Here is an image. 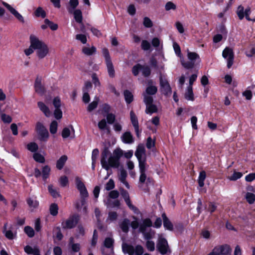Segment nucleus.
<instances>
[{
  "label": "nucleus",
  "mask_w": 255,
  "mask_h": 255,
  "mask_svg": "<svg viewBox=\"0 0 255 255\" xmlns=\"http://www.w3.org/2000/svg\"><path fill=\"white\" fill-rule=\"evenodd\" d=\"M123 154V151L120 148L115 149L112 154L108 149H105L101 154L102 167L107 171L111 168H118L120 165V158Z\"/></svg>",
  "instance_id": "1"
},
{
  "label": "nucleus",
  "mask_w": 255,
  "mask_h": 255,
  "mask_svg": "<svg viewBox=\"0 0 255 255\" xmlns=\"http://www.w3.org/2000/svg\"><path fill=\"white\" fill-rule=\"evenodd\" d=\"M75 182L76 187L80 192L81 199L80 201H77L75 203V207L78 210H81L82 207L84 206L83 211L86 213L87 208L85 205L86 202V199L88 197L89 193L85 184L81 181L80 177H76L75 178Z\"/></svg>",
  "instance_id": "2"
},
{
  "label": "nucleus",
  "mask_w": 255,
  "mask_h": 255,
  "mask_svg": "<svg viewBox=\"0 0 255 255\" xmlns=\"http://www.w3.org/2000/svg\"><path fill=\"white\" fill-rule=\"evenodd\" d=\"M32 45L35 47L36 55L39 59H42L49 55V48L47 44L35 35V42Z\"/></svg>",
  "instance_id": "3"
},
{
  "label": "nucleus",
  "mask_w": 255,
  "mask_h": 255,
  "mask_svg": "<svg viewBox=\"0 0 255 255\" xmlns=\"http://www.w3.org/2000/svg\"><path fill=\"white\" fill-rule=\"evenodd\" d=\"M152 225V221L149 219L143 220L140 224L139 231L143 234L145 239L147 240H149L154 236L155 232L150 229H147L151 227Z\"/></svg>",
  "instance_id": "4"
},
{
  "label": "nucleus",
  "mask_w": 255,
  "mask_h": 255,
  "mask_svg": "<svg viewBox=\"0 0 255 255\" xmlns=\"http://www.w3.org/2000/svg\"><path fill=\"white\" fill-rule=\"evenodd\" d=\"M156 250L162 255H168L171 253V250L166 239L162 235H159L156 243Z\"/></svg>",
  "instance_id": "5"
},
{
  "label": "nucleus",
  "mask_w": 255,
  "mask_h": 255,
  "mask_svg": "<svg viewBox=\"0 0 255 255\" xmlns=\"http://www.w3.org/2000/svg\"><path fill=\"white\" fill-rule=\"evenodd\" d=\"M122 250L124 254H128V255H142L143 253V248L140 245L134 247L127 243L122 244Z\"/></svg>",
  "instance_id": "6"
},
{
  "label": "nucleus",
  "mask_w": 255,
  "mask_h": 255,
  "mask_svg": "<svg viewBox=\"0 0 255 255\" xmlns=\"http://www.w3.org/2000/svg\"><path fill=\"white\" fill-rule=\"evenodd\" d=\"M187 57L189 62L181 61L182 65L187 69L192 68L195 65L196 60H198L199 62L201 61L199 54L196 52H190L188 50H187Z\"/></svg>",
  "instance_id": "7"
},
{
  "label": "nucleus",
  "mask_w": 255,
  "mask_h": 255,
  "mask_svg": "<svg viewBox=\"0 0 255 255\" xmlns=\"http://www.w3.org/2000/svg\"><path fill=\"white\" fill-rule=\"evenodd\" d=\"M80 217L78 215L70 216L67 219L63 221L61 223L63 229H71L74 228L78 224Z\"/></svg>",
  "instance_id": "8"
},
{
  "label": "nucleus",
  "mask_w": 255,
  "mask_h": 255,
  "mask_svg": "<svg viewBox=\"0 0 255 255\" xmlns=\"http://www.w3.org/2000/svg\"><path fill=\"white\" fill-rule=\"evenodd\" d=\"M223 57L227 59V67L230 68L233 64L234 54L233 50L229 47H226L222 52Z\"/></svg>",
  "instance_id": "9"
},
{
  "label": "nucleus",
  "mask_w": 255,
  "mask_h": 255,
  "mask_svg": "<svg viewBox=\"0 0 255 255\" xmlns=\"http://www.w3.org/2000/svg\"><path fill=\"white\" fill-rule=\"evenodd\" d=\"M36 130L41 140H46L49 137L48 131L44 126L40 122H38L36 126Z\"/></svg>",
  "instance_id": "10"
},
{
  "label": "nucleus",
  "mask_w": 255,
  "mask_h": 255,
  "mask_svg": "<svg viewBox=\"0 0 255 255\" xmlns=\"http://www.w3.org/2000/svg\"><path fill=\"white\" fill-rule=\"evenodd\" d=\"M214 249L218 255H228L232 251L230 246L227 244L217 246Z\"/></svg>",
  "instance_id": "11"
},
{
  "label": "nucleus",
  "mask_w": 255,
  "mask_h": 255,
  "mask_svg": "<svg viewBox=\"0 0 255 255\" xmlns=\"http://www.w3.org/2000/svg\"><path fill=\"white\" fill-rule=\"evenodd\" d=\"M160 85L161 92L166 96H170L171 94V88L166 79L162 77L160 78Z\"/></svg>",
  "instance_id": "12"
},
{
  "label": "nucleus",
  "mask_w": 255,
  "mask_h": 255,
  "mask_svg": "<svg viewBox=\"0 0 255 255\" xmlns=\"http://www.w3.org/2000/svg\"><path fill=\"white\" fill-rule=\"evenodd\" d=\"M2 4L17 20L23 23H24L23 17L17 10L6 2H3Z\"/></svg>",
  "instance_id": "13"
},
{
  "label": "nucleus",
  "mask_w": 255,
  "mask_h": 255,
  "mask_svg": "<svg viewBox=\"0 0 255 255\" xmlns=\"http://www.w3.org/2000/svg\"><path fill=\"white\" fill-rule=\"evenodd\" d=\"M120 191L121 195L124 198L128 206L134 212L137 210V209L132 205L128 192L123 189H121Z\"/></svg>",
  "instance_id": "14"
},
{
  "label": "nucleus",
  "mask_w": 255,
  "mask_h": 255,
  "mask_svg": "<svg viewBox=\"0 0 255 255\" xmlns=\"http://www.w3.org/2000/svg\"><path fill=\"white\" fill-rule=\"evenodd\" d=\"M130 119L131 122L134 128L137 137H139L140 131L139 129L138 122L137 117L132 111L130 112Z\"/></svg>",
  "instance_id": "15"
},
{
  "label": "nucleus",
  "mask_w": 255,
  "mask_h": 255,
  "mask_svg": "<svg viewBox=\"0 0 255 255\" xmlns=\"http://www.w3.org/2000/svg\"><path fill=\"white\" fill-rule=\"evenodd\" d=\"M34 89L36 93L40 95H43L45 92V89L44 87L42 85L41 79L39 77H37L34 82Z\"/></svg>",
  "instance_id": "16"
},
{
  "label": "nucleus",
  "mask_w": 255,
  "mask_h": 255,
  "mask_svg": "<svg viewBox=\"0 0 255 255\" xmlns=\"http://www.w3.org/2000/svg\"><path fill=\"white\" fill-rule=\"evenodd\" d=\"M135 155L138 160L146 159L145 150L143 144L138 145L135 152Z\"/></svg>",
  "instance_id": "17"
},
{
  "label": "nucleus",
  "mask_w": 255,
  "mask_h": 255,
  "mask_svg": "<svg viewBox=\"0 0 255 255\" xmlns=\"http://www.w3.org/2000/svg\"><path fill=\"white\" fill-rule=\"evenodd\" d=\"M37 106L40 110L46 117H50L51 116L52 113L49 108L44 103L42 102H38L37 103Z\"/></svg>",
  "instance_id": "18"
},
{
  "label": "nucleus",
  "mask_w": 255,
  "mask_h": 255,
  "mask_svg": "<svg viewBox=\"0 0 255 255\" xmlns=\"http://www.w3.org/2000/svg\"><path fill=\"white\" fill-rule=\"evenodd\" d=\"M122 141L126 144H131L134 142V138L131 133L129 131L125 132L122 136Z\"/></svg>",
  "instance_id": "19"
},
{
  "label": "nucleus",
  "mask_w": 255,
  "mask_h": 255,
  "mask_svg": "<svg viewBox=\"0 0 255 255\" xmlns=\"http://www.w3.org/2000/svg\"><path fill=\"white\" fill-rule=\"evenodd\" d=\"M29 40H30V46L28 48H27L24 50V53L26 56H29L32 53H33L34 50H35V47H32V44L35 42V35L33 34H31L29 36Z\"/></svg>",
  "instance_id": "20"
},
{
  "label": "nucleus",
  "mask_w": 255,
  "mask_h": 255,
  "mask_svg": "<svg viewBox=\"0 0 255 255\" xmlns=\"http://www.w3.org/2000/svg\"><path fill=\"white\" fill-rule=\"evenodd\" d=\"M162 217L163 219V226L164 227L170 231H172L173 229V226L172 223L169 221L168 218L166 217L165 214H163L162 215Z\"/></svg>",
  "instance_id": "21"
},
{
  "label": "nucleus",
  "mask_w": 255,
  "mask_h": 255,
  "mask_svg": "<svg viewBox=\"0 0 255 255\" xmlns=\"http://www.w3.org/2000/svg\"><path fill=\"white\" fill-rule=\"evenodd\" d=\"M82 52L87 56H91L96 52V48L93 46L91 47L85 46L82 48Z\"/></svg>",
  "instance_id": "22"
},
{
  "label": "nucleus",
  "mask_w": 255,
  "mask_h": 255,
  "mask_svg": "<svg viewBox=\"0 0 255 255\" xmlns=\"http://www.w3.org/2000/svg\"><path fill=\"white\" fill-rule=\"evenodd\" d=\"M24 251L28 255H35L39 252V250L37 247H35L33 248L29 246H26L24 247Z\"/></svg>",
  "instance_id": "23"
},
{
  "label": "nucleus",
  "mask_w": 255,
  "mask_h": 255,
  "mask_svg": "<svg viewBox=\"0 0 255 255\" xmlns=\"http://www.w3.org/2000/svg\"><path fill=\"white\" fill-rule=\"evenodd\" d=\"M67 160V156L63 155L57 160L56 163V167L61 170L64 166L66 161Z\"/></svg>",
  "instance_id": "24"
},
{
  "label": "nucleus",
  "mask_w": 255,
  "mask_h": 255,
  "mask_svg": "<svg viewBox=\"0 0 255 255\" xmlns=\"http://www.w3.org/2000/svg\"><path fill=\"white\" fill-rule=\"evenodd\" d=\"M130 224V221L128 219H125L120 224V228L122 230L125 232L127 233L128 231V225Z\"/></svg>",
  "instance_id": "25"
},
{
  "label": "nucleus",
  "mask_w": 255,
  "mask_h": 255,
  "mask_svg": "<svg viewBox=\"0 0 255 255\" xmlns=\"http://www.w3.org/2000/svg\"><path fill=\"white\" fill-rule=\"evenodd\" d=\"M108 72L110 77L113 78L115 77V70L112 61L106 62Z\"/></svg>",
  "instance_id": "26"
},
{
  "label": "nucleus",
  "mask_w": 255,
  "mask_h": 255,
  "mask_svg": "<svg viewBox=\"0 0 255 255\" xmlns=\"http://www.w3.org/2000/svg\"><path fill=\"white\" fill-rule=\"evenodd\" d=\"M73 14L76 21L79 23H82L83 17L81 11L80 9H76Z\"/></svg>",
  "instance_id": "27"
},
{
  "label": "nucleus",
  "mask_w": 255,
  "mask_h": 255,
  "mask_svg": "<svg viewBox=\"0 0 255 255\" xmlns=\"http://www.w3.org/2000/svg\"><path fill=\"white\" fill-rule=\"evenodd\" d=\"M149 178L147 179L145 172H140V176L139 178V187H141L143 184L145 182L147 183V182L149 181Z\"/></svg>",
  "instance_id": "28"
},
{
  "label": "nucleus",
  "mask_w": 255,
  "mask_h": 255,
  "mask_svg": "<svg viewBox=\"0 0 255 255\" xmlns=\"http://www.w3.org/2000/svg\"><path fill=\"white\" fill-rule=\"evenodd\" d=\"M206 177V174L205 171H202L200 172L198 179V184L200 187L204 185V180Z\"/></svg>",
  "instance_id": "29"
},
{
  "label": "nucleus",
  "mask_w": 255,
  "mask_h": 255,
  "mask_svg": "<svg viewBox=\"0 0 255 255\" xmlns=\"http://www.w3.org/2000/svg\"><path fill=\"white\" fill-rule=\"evenodd\" d=\"M99 101V98L97 97H95L94 100L88 105L87 110L89 112H91L96 109L98 106Z\"/></svg>",
  "instance_id": "30"
},
{
  "label": "nucleus",
  "mask_w": 255,
  "mask_h": 255,
  "mask_svg": "<svg viewBox=\"0 0 255 255\" xmlns=\"http://www.w3.org/2000/svg\"><path fill=\"white\" fill-rule=\"evenodd\" d=\"M125 101L127 104H130L133 101V95L128 90H125L124 92Z\"/></svg>",
  "instance_id": "31"
},
{
  "label": "nucleus",
  "mask_w": 255,
  "mask_h": 255,
  "mask_svg": "<svg viewBox=\"0 0 255 255\" xmlns=\"http://www.w3.org/2000/svg\"><path fill=\"white\" fill-rule=\"evenodd\" d=\"M185 98L189 101H193L194 98V94L193 93L192 88L188 87L187 88V91L185 94Z\"/></svg>",
  "instance_id": "32"
},
{
  "label": "nucleus",
  "mask_w": 255,
  "mask_h": 255,
  "mask_svg": "<svg viewBox=\"0 0 255 255\" xmlns=\"http://www.w3.org/2000/svg\"><path fill=\"white\" fill-rule=\"evenodd\" d=\"M49 212L51 215L56 216L58 213V206L55 203H52L49 207Z\"/></svg>",
  "instance_id": "33"
},
{
  "label": "nucleus",
  "mask_w": 255,
  "mask_h": 255,
  "mask_svg": "<svg viewBox=\"0 0 255 255\" xmlns=\"http://www.w3.org/2000/svg\"><path fill=\"white\" fill-rule=\"evenodd\" d=\"M145 112L146 114H152V113H156L157 111L156 106L154 104H150L146 106Z\"/></svg>",
  "instance_id": "34"
},
{
  "label": "nucleus",
  "mask_w": 255,
  "mask_h": 255,
  "mask_svg": "<svg viewBox=\"0 0 255 255\" xmlns=\"http://www.w3.org/2000/svg\"><path fill=\"white\" fill-rule=\"evenodd\" d=\"M50 172V168L48 165L44 166L42 170V175L43 180L48 178Z\"/></svg>",
  "instance_id": "35"
},
{
  "label": "nucleus",
  "mask_w": 255,
  "mask_h": 255,
  "mask_svg": "<svg viewBox=\"0 0 255 255\" xmlns=\"http://www.w3.org/2000/svg\"><path fill=\"white\" fill-rule=\"evenodd\" d=\"M34 14L36 17H41L45 18L46 16L45 11L41 7H38L34 12Z\"/></svg>",
  "instance_id": "36"
},
{
  "label": "nucleus",
  "mask_w": 255,
  "mask_h": 255,
  "mask_svg": "<svg viewBox=\"0 0 255 255\" xmlns=\"http://www.w3.org/2000/svg\"><path fill=\"white\" fill-rule=\"evenodd\" d=\"M157 91L156 87L152 85L149 86L146 89L145 94L146 95H154L156 93Z\"/></svg>",
  "instance_id": "37"
},
{
  "label": "nucleus",
  "mask_w": 255,
  "mask_h": 255,
  "mask_svg": "<svg viewBox=\"0 0 255 255\" xmlns=\"http://www.w3.org/2000/svg\"><path fill=\"white\" fill-rule=\"evenodd\" d=\"M245 198L250 204H253L255 201V195L254 193L247 192Z\"/></svg>",
  "instance_id": "38"
},
{
  "label": "nucleus",
  "mask_w": 255,
  "mask_h": 255,
  "mask_svg": "<svg viewBox=\"0 0 255 255\" xmlns=\"http://www.w3.org/2000/svg\"><path fill=\"white\" fill-rule=\"evenodd\" d=\"M105 204L107 207H118L120 205V202L118 200H116L114 202H112L111 200L110 199H108L107 201L105 203Z\"/></svg>",
  "instance_id": "39"
},
{
  "label": "nucleus",
  "mask_w": 255,
  "mask_h": 255,
  "mask_svg": "<svg viewBox=\"0 0 255 255\" xmlns=\"http://www.w3.org/2000/svg\"><path fill=\"white\" fill-rule=\"evenodd\" d=\"M79 4L78 0H70L69 5L70 7L68 8V11L70 13L72 12V10L76 8Z\"/></svg>",
  "instance_id": "40"
},
{
  "label": "nucleus",
  "mask_w": 255,
  "mask_h": 255,
  "mask_svg": "<svg viewBox=\"0 0 255 255\" xmlns=\"http://www.w3.org/2000/svg\"><path fill=\"white\" fill-rule=\"evenodd\" d=\"M33 157L34 159L39 163H44L45 162V158L41 154L36 152L33 154Z\"/></svg>",
  "instance_id": "41"
},
{
  "label": "nucleus",
  "mask_w": 255,
  "mask_h": 255,
  "mask_svg": "<svg viewBox=\"0 0 255 255\" xmlns=\"http://www.w3.org/2000/svg\"><path fill=\"white\" fill-rule=\"evenodd\" d=\"M114 240L111 238H106L104 242V245L107 248L113 247Z\"/></svg>",
  "instance_id": "42"
},
{
  "label": "nucleus",
  "mask_w": 255,
  "mask_h": 255,
  "mask_svg": "<svg viewBox=\"0 0 255 255\" xmlns=\"http://www.w3.org/2000/svg\"><path fill=\"white\" fill-rule=\"evenodd\" d=\"M143 25L146 28H151L153 26V22L149 17L145 16L143 19Z\"/></svg>",
  "instance_id": "43"
},
{
  "label": "nucleus",
  "mask_w": 255,
  "mask_h": 255,
  "mask_svg": "<svg viewBox=\"0 0 255 255\" xmlns=\"http://www.w3.org/2000/svg\"><path fill=\"white\" fill-rule=\"evenodd\" d=\"M141 70L142 74L144 77H148L150 75L151 71H150L149 67L148 66H146V65L142 66L141 65Z\"/></svg>",
  "instance_id": "44"
},
{
  "label": "nucleus",
  "mask_w": 255,
  "mask_h": 255,
  "mask_svg": "<svg viewBox=\"0 0 255 255\" xmlns=\"http://www.w3.org/2000/svg\"><path fill=\"white\" fill-rule=\"evenodd\" d=\"M237 13L240 20L244 18L245 16V9L244 7L242 5L238 6L237 10Z\"/></svg>",
  "instance_id": "45"
},
{
  "label": "nucleus",
  "mask_w": 255,
  "mask_h": 255,
  "mask_svg": "<svg viewBox=\"0 0 255 255\" xmlns=\"http://www.w3.org/2000/svg\"><path fill=\"white\" fill-rule=\"evenodd\" d=\"M5 237L8 240H13L16 237V233H13L11 230L3 231Z\"/></svg>",
  "instance_id": "46"
},
{
  "label": "nucleus",
  "mask_w": 255,
  "mask_h": 255,
  "mask_svg": "<svg viewBox=\"0 0 255 255\" xmlns=\"http://www.w3.org/2000/svg\"><path fill=\"white\" fill-rule=\"evenodd\" d=\"M138 165L139 168V172H146V159L138 160Z\"/></svg>",
  "instance_id": "47"
},
{
  "label": "nucleus",
  "mask_w": 255,
  "mask_h": 255,
  "mask_svg": "<svg viewBox=\"0 0 255 255\" xmlns=\"http://www.w3.org/2000/svg\"><path fill=\"white\" fill-rule=\"evenodd\" d=\"M71 134V129L67 127L64 128L61 132V135L63 138L69 137Z\"/></svg>",
  "instance_id": "48"
},
{
  "label": "nucleus",
  "mask_w": 255,
  "mask_h": 255,
  "mask_svg": "<svg viewBox=\"0 0 255 255\" xmlns=\"http://www.w3.org/2000/svg\"><path fill=\"white\" fill-rule=\"evenodd\" d=\"M44 23L52 30H56L58 28V25L50 21L48 19H45Z\"/></svg>",
  "instance_id": "49"
},
{
  "label": "nucleus",
  "mask_w": 255,
  "mask_h": 255,
  "mask_svg": "<svg viewBox=\"0 0 255 255\" xmlns=\"http://www.w3.org/2000/svg\"><path fill=\"white\" fill-rule=\"evenodd\" d=\"M48 189L50 194L54 198H57L59 196V193L57 190L54 189L52 185H49L48 187Z\"/></svg>",
  "instance_id": "50"
},
{
  "label": "nucleus",
  "mask_w": 255,
  "mask_h": 255,
  "mask_svg": "<svg viewBox=\"0 0 255 255\" xmlns=\"http://www.w3.org/2000/svg\"><path fill=\"white\" fill-rule=\"evenodd\" d=\"M58 123L56 121H53L50 125V131L52 134H55L57 130Z\"/></svg>",
  "instance_id": "51"
},
{
  "label": "nucleus",
  "mask_w": 255,
  "mask_h": 255,
  "mask_svg": "<svg viewBox=\"0 0 255 255\" xmlns=\"http://www.w3.org/2000/svg\"><path fill=\"white\" fill-rule=\"evenodd\" d=\"M24 232L29 238H32L34 236V231L32 228L30 226L25 227Z\"/></svg>",
  "instance_id": "52"
},
{
  "label": "nucleus",
  "mask_w": 255,
  "mask_h": 255,
  "mask_svg": "<svg viewBox=\"0 0 255 255\" xmlns=\"http://www.w3.org/2000/svg\"><path fill=\"white\" fill-rule=\"evenodd\" d=\"M145 245L148 251L153 252L155 250V244L153 241L147 240Z\"/></svg>",
  "instance_id": "53"
},
{
  "label": "nucleus",
  "mask_w": 255,
  "mask_h": 255,
  "mask_svg": "<svg viewBox=\"0 0 255 255\" xmlns=\"http://www.w3.org/2000/svg\"><path fill=\"white\" fill-rule=\"evenodd\" d=\"M127 176V173L126 171L124 169H121L120 170L119 175V179L120 181L122 182L123 181H125L126 180V178Z\"/></svg>",
  "instance_id": "54"
},
{
  "label": "nucleus",
  "mask_w": 255,
  "mask_h": 255,
  "mask_svg": "<svg viewBox=\"0 0 255 255\" xmlns=\"http://www.w3.org/2000/svg\"><path fill=\"white\" fill-rule=\"evenodd\" d=\"M27 204L31 208H37L39 205L38 202L35 199L29 198L28 199H27Z\"/></svg>",
  "instance_id": "55"
},
{
  "label": "nucleus",
  "mask_w": 255,
  "mask_h": 255,
  "mask_svg": "<svg viewBox=\"0 0 255 255\" xmlns=\"http://www.w3.org/2000/svg\"><path fill=\"white\" fill-rule=\"evenodd\" d=\"M102 53L105 59L106 63L108 62L109 61H112L110 55V53L109 50L106 48H104L102 49Z\"/></svg>",
  "instance_id": "56"
},
{
  "label": "nucleus",
  "mask_w": 255,
  "mask_h": 255,
  "mask_svg": "<svg viewBox=\"0 0 255 255\" xmlns=\"http://www.w3.org/2000/svg\"><path fill=\"white\" fill-rule=\"evenodd\" d=\"M27 149L31 152H35L38 148V145L35 142H31L27 144Z\"/></svg>",
  "instance_id": "57"
},
{
  "label": "nucleus",
  "mask_w": 255,
  "mask_h": 255,
  "mask_svg": "<svg viewBox=\"0 0 255 255\" xmlns=\"http://www.w3.org/2000/svg\"><path fill=\"white\" fill-rule=\"evenodd\" d=\"M52 103L55 109L60 108L61 106V101L59 97H55L53 100Z\"/></svg>",
  "instance_id": "58"
},
{
  "label": "nucleus",
  "mask_w": 255,
  "mask_h": 255,
  "mask_svg": "<svg viewBox=\"0 0 255 255\" xmlns=\"http://www.w3.org/2000/svg\"><path fill=\"white\" fill-rule=\"evenodd\" d=\"M243 174L240 172H235L233 175L229 177V179L232 181H235L240 178L242 176Z\"/></svg>",
  "instance_id": "59"
},
{
  "label": "nucleus",
  "mask_w": 255,
  "mask_h": 255,
  "mask_svg": "<svg viewBox=\"0 0 255 255\" xmlns=\"http://www.w3.org/2000/svg\"><path fill=\"white\" fill-rule=\"evenodd\" d=\"M144 96V102L145 103L146 106L152 104L153 103V98L152 97L146 95L145 94H143Z\"/></svg>",
  "instance_id": "60"
},
{
  "label": "nucleus",
  "mask_w": 255,
  "mask_h": 255,
  "mask_svg": "<svg viewBox=\"0 0 255 255\" xmlns=\"http://www.w3.org/2000/svg\"><path fill=\"white\" fill-rule=\"evenodd\" d=\"M1 120L4 123H7L9 124L11 122L12 119L11 117L9 115H6L5 114H2L1 115Z\"/></svg>",
  "instance_id": "61"
},
{
  "label": "nucleus",
  "mask_w": 255,
  "mask_h": 255,
  "mask_svg": "<svg viewBox=\"0 0 255 255\" xmlns=\"http://www.w3.org/2000/svg\"><path fill=\"white\" fill-rule=\"evenodd\" d=\"M176 8V5L171 1L167 2L165 5V9L168 11L171 9L175 10Z\"/></svg>",
  "instance_id": "62"
},
{
  "label": "nucleus",
  "mask_w": 255,
  "mask_h": 255,
  "mask_svg": "<svg viewBox=\"0 0 255 255\" xmlns=\"http://www.w3.org/2000/svg\"><path fill=\"white\" fill-rule=\"evenodd\" d=\"M54 116L57 120H60L62 118V112L60 108L55 109L54 111Z\"/></svg>",
  "instance_id": "63"
},
{
  "label": "nucleus",
  "mask_w": 255,
  "mask_h": 255,
  "mask_svg": "<svg viewBox=\"0 0 255 255\" xmlns=\"http://www.w3.org/2000/svg\"><path fill=\"white\" fill-rule=\"evenodd\" d=\"M115 188V183L113 179H110L106 185L105 188L107 190L109 191Z\"/></svg>",
  "instance_id": "64"
}]
</instances>
